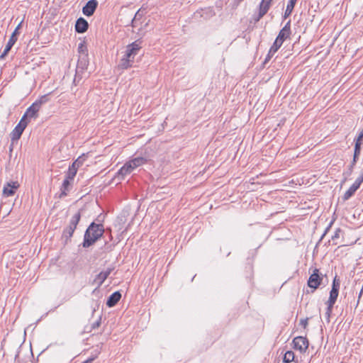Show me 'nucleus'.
<instances>
[{
	"label": "nucleus",
	"mask_w": 363,
	"mask_h": 363,
	"mask_svg": "<svg viewBox=\"0 0 363 363\" xmlns=\"http://www.w3.org/2000/svg\"><path fill=\"white\" fill-rule=\"evenodd\" d=\"M104 233V228L102 224L91 223L86 230L84 235L82 246L87 248L93 245Z\"/></svg>",
	"instance_id": "obj_1"
},
{
	"label": "nucleus",
	"mask_w": 363,
	"mask_h": 363,
	"mask_svg": "<svg viewBox=\"0 0 363 363\" xmlns=\"http://www.w3.org/2000/svg\"><path fill=\"white\" fill-rule=\"evenodd\" d=\"M80 219L81 213L79 211L72 217L69 225L63 230L62 238L65 240V243L70 240Z\"/></svg>",
	"instance_id": "obj_2"
},
{
	"label": "nucleus",
	"mask_w": 363,
	"mask_h": 363,
	"mask_svg": "<svg viewBox=\"0 0 363 363\" xmlns=\"http://www.w3.org/2000/svg\"><path fill=\"white\" fill-rule=\"evenodd\" d=\"M340 286V280L337 278L336 275L333 281L332 289L330 291V296L328 300L326 302L327 305H329V307H333L339 294V289Z\"/></svg>",
	"instance_id": "obj_3"
},
{
	"label": "nucleus",
	"mask_w": 363,
	"mask_h": 363,
	"mask_svg": "<svg viewBox=\"0 0 363 363\" xmlns=\"http://www.w3.org/2000/svg\"><path fill=\"white\" fill-rule=\"evenodd\" d=\"M143 40L138 39L133 43L126 46L125 52V57L131 59L134 61L135 57L138 55L139 52L142 48Z\"/></svg>",
	"instance_id": "obj_4"
},
{
	"label": "nucleus",
	"mask_w": 363,
	"mask_h": 363,
	"mask_svg": "<svg viewBox=\"0 0 363 363\" xmlns=\"http://www.w3.org/2000/svg\"><path fill=\"white\" fill-rule=\"evenodd\" d=\"M323 275L320 273L319 269H314L313 273L310 275L307 284L308 287L313 289L312 292L317 289L322 283Z\"/></svg>",
	"instance_id": "obj_5"
},
{
	"label": "nucleus",
	"mask_w": 363,
	"mask_h": 363,
	"mask_svg": "<svg viewBox=\"0 0 363 363\" xmlns=\"http://www.w3.org/2000/svg\"><path fill=\"white\" fill-rule=\"evenodd\" d=\"M28 122L29 121L28 118H25L24 117L21 118L19 123L11 133V140L13 143L20 139L23 130L28 125Z\"/></svg>",
	"instance_id": "obj_6"
},
{
	"label": "nucleus",
	"mask_w": 363,
	"mask_h": 363,
	"mask_svg": "<svg viewBox=\"0 0 363 363\" xmlns=\"http://www.w3.org/2000/svg\"><path fill=\"white\" fill-rule=\"evenodd\" d=\"M84 160L85 159L83 156H80L69 165L68 171L66 173L68 179H74L78 169L83 164Z\"/></svg>",
	"instance_id": "obj_7"
},
{
	"label": "nucleus",
	"mask_w": 363,
	"mask_h": 363,
	"mask_svg": "<svg viewBox=\"0 0 363 363\" xmlns=\"http://www.w3.org/2000/svg\"><path fill=\"white\" fill-rule=\"evenodd\" d=\"M294 348L301 353L305 352L308 347V340L306 337L298 336L293 340Z\"/></svg>",
	"instance_id": "obj_8"
},
{
	"label": "nucleus",
	"mask_w": 363,
	"mask_h": 363,
	"mask_svg": "<svg viewBox=\"0 0 363 363\" xmlns=\"http://www.w3.org/2000/svg\"><path fill=\"white\" fill-rule=\"evenodd\" d=\"M360 152H361L360 150H358L356 148L354 149V155H353V158L352 159V162H351L350 164L348 166L347 170L346 172H343L344 179L342 182V183L345 182L347 181L348 177H350L352 174L354 167L356 165V163H357L359 156L360 155Z\"/></svg>",
	"instance_id": "obj_9"
},
{
	"label": "nucleus",
	"mask_w": 363,
	"mask_h": 363,
	"mask_svg": "<svg viewBox=\"0 0 363 363\" xmlns=\"http://www.w3.org/2000/svg\"><path fill=\"white\" fill-rule=\"evenodd\" d=\"M19 186L18 182H7L3 188L4 196L9 197L13 196Z\"/></svg>",
	"instance_id": "obj_10"
},
{
	"label": "nucleus",
	"mask_w": 363,
	"mask_h": 363,
	"mask_svg": "<svg viewBox=\"0 0 363 363\" xmlns=\"http://www.w3.org/2000/svg\"><path fill=\"white\" fill-rule=\"evenodd\" d=\"M98 1L96 0H89L82 8V13L86 16H91L98 6Z\"/></svg>",
	"instance_id": "obj_11"
},
{
	"label": "nucleus",
	"mask_w": 363,
	"mask_h": 363,
	"mask_svg": "<svg viewBox=\"0 0 363 363\" xmlns=\"http://www.w3.org/2000/svg\"><path fill=\"white\" fill-rule=\"evenodd\" d=\"M133 169L134 168L131 165V163L128 161L118 171L115 177L118 180H122L124 179L125 176L130 174Z\"/></svg>",
	"instance_id": "obj_12"
},
{
	"label": "nucleus",
	"mask_w": 363,
	"mask_h": 363,
	"mask_svg": "<svg viewBox=\"0 0 363 363\" xmlns=\"http://www.w3.org/2000/svg\"><path fill=\"white\" fill-rule=\"evenodd\" d=\"M89 64L88 55H79L77 65V74L83 73L88 67Z\"/></svg>",
	"instance_id": "obj_13"
},
{
	"label": "nucleus",
	"mask_w": 363,
	"mask_h": 363,
	"mask_svg": "<svg viewBox=\"0 0 363 363\" xmlns=\"http://www.w3.org/2000/svg\"><path fill=\"white\" fill-rule=\"evenodd\" d=\"M362 183V182L357 178L343 195V201H345L349 200L355 194L356 191L360 187Z\"/></svg>",
	"instance_id": "obj_14"
},
{
	"label": "nucleus",
	"mask_w": 363,
	"mask_h": 363,
	"mask_svg": "<svg viewBox=\"0 0 363 363\" xmlns=\"http://www.w3.org/2000/svg\"><path fill=\"white\" fill-rule=\"evenodd\" d=\"M113 269L114 267H111L107 268L106 270L101 272L99 274L96 275L94 281L97 284V287H100L103 284V283L108 278Z\"/></svg>",
	"instance_id": "obj_15"
},
{
	"label": "nucleus",
	"mask_w": 363,
	"mask_h": 363,
	"mask_svg": "<svg viewBox=\"0 0 363 363\" xmlns=\"http://www.w3.org/2000/svg\"><path fill=\"white\" fill-rule=\"evenodd\" d=\"M89 28V23L87 21L80 17L79 18L75 23V31L78 33H85Z\"/></svg>",
	"instance_id": "obj_16"
},
{
	"label": "nucleus",
	"mask_w": 363,
	"mask_h": 363,
	"mask_svg": "<svg viewBox=\"0 0 363 363\" xmlns=\"http://www.w3.org/2000/svg\"><path fill=\"white\" fill-rule=\"evenodd\" d=\"M40 108L38 106L37 104L33 103V104L29 106L23 117L25 118H36L38 117V112L39 111Z\"/></svg>",
	"instance_id": "obj_17"
},
{
	"label": "nucleus",
	"mask_w": 363,
	"mask_h": 363,
	"mask_svg": "<svg viewBox=\"0 0 363 363\" xmlns=\"http://www.w3.org/2000/svg\"><path fill=\"white\" fill-rule=\"evenodd\" d=\"M74 180L73 179H68L67 175H65V179H64L62 184L60 187L61 193L60 194V198H62L67 195V192H69L71 189L72 184L71 181Z\"/></svg>",
	"instance_id": "obj_18"
},
{
	"label": "nucleus",
	"mask_w": 363,
	"mask_h": 363,
	"mask_svg": "<svg viewBox=\"0 0 363 363\" xmlns=\"http://www.w3.org/2000/svg\"><path fill=\"white\" fill-rule=\"evenodd\" d=\"M121 298V294L119 291H115L111 294L107 301L106 306L109 308L115 306Z\"/></svg>",
	"instance_id": "obj_19"
},
{
	"label": "nucleus",
	"mask_w": 363,
	"mask_h": 363,
	"mask_svg": "<svg viewBox=\"0 0 363 363\" xmlns=\"http://www.w3.org/2000/svg\"><path fill=\"white\" fill-rule=\"evenodd\" d=\"M134 61H133L130 58L125 57V55H124L123 57L121 59L118 67L121 69H127L129 67H131L133 66Z\"/></svg>",
	"instance_id": "obj_20"
},
{
	"label": "nucleus",
	"mask_w": 363,
	"mask_h": 363,
	"mask_svg": "<svg viewBox=\"0 0 363 363\" xmlns=\"http://www.w3.org/2000/svg\"><path fill=\"white\" fill-rule=\"evenodd\" d=\"M129 162L130 163H131L133 167L135 169L136 167H140L143 164H145L147 162V159L143 157H137L130 160Z\"/></svg>",
	"instance_id": "obj_21"
},
{
	"label": "nucleus",
	"mask_w": 363,
	"mask_h": 363,
	"mask_svg": "<svg viewBox=\"0 0 363 363\" xmlns=\"http://www.w3.org/2000/svg\"><path fill=\"white\" fill-rule=\"evenodd\" d=\"M271 6V4L267 2H264L261 1L259 5V12L258 13L261 15L262 17L268 12Z\"/></svg>",
	"instance_id": "obj_22"
},
{
	"label": "nucleus",
	"mask_w": 363,
	"mask_h": 363,
	"mask_svg": "<svg viewBox=\"0 0 363 363\" xmlns=\"http://www.w3.org/2000/svg\"><path fill=\"white\" fill-rule=\"evenodd\" d=\"M290 35H291V32L286 31V30L282 28L279 31L277 38L279 39V40L284 42L286 39L289 38Z\"/></svg>",
	"instance_id": "obj_23"
},
{
	"label": "nucleus",
	"mask_w": 363,
	"mask_h": 363,
	"mask_svg": "<svg viewBox=\"0 0 363 363\" xmlns=\"http://www.w3.org/2000/svg\"><path fill=\"white\" fill-rule=\"evenodd\" d=\"M294 359V353L293 351H287L283 357V362L284 363H290Z\"/></svg>",
	"instance_id": "obj_24"
},
{
	"label": "nucleus",
	"mask_w": 363,
	"mask_h": 363,
	"mask_svg": "<svg viewBox=\"0 0 363 363\" xmlns=\"http://www.w3.org/2000/svg\"><path fill=\"white\" fill-rule=\"evenodd\" d=\"M363 140V129L359 133L357 138L355 139L354 148L361 150V145Z\"/></svg>",
	"instance_id": "obj_25"
},
{
	"label": "nucleus",
	"mask_w": 363,
	"mask_h": 363,
	"mask_svg": "<svg viewBox=\"0 0 363 363\" xmlns=\"http://www.w3.org/2000/svg\"><path fill=\"white\" fill-rule=\"evenodd\" d=\"M16 41L17 38L15 39L14 35H11L4 48V50H6V52H9Z\"/></svg>",
	"instance_id": "obj_26"
},
{
	"label": "nucleus",
	"mask_w": 363,
	"mask_h": 363,
	"mask_svg": "<svg viewBox=\"0 0 363 363\" xmlns=\"http://www.w3.org/2000/svg\"><path fill=\"white\" fill-rule=\"evenodd\" d=\"M79 55H88V50L84 43H80L78 46Z\"/></svg>",
	"instance_id": "obj_27"
},
{
	"label": "nucleus",
	"mask_w": 363,
	"mask_h": 363,
	"mask_svg": "<svg viewBox=\"0 0 363 363\" xmlns=\"http://www.w3.org/2000/svg\"><path fill=\"white\" fill-rule=\"evenodd\" d=\"M49 101L48 94L43 95L40 96L38 100H36L34 104H37L38 106L40 108L41 106Z\"/></svg>",
	"instance_id": "obj_28"
},
{
	"label": "nucleus",
	"mask_w": 363,
	"mask_h": 363,
	"mask_svg": "<svg viewBox=\"0 0 363 363\" xmlns=\"http://www.w3.org/2000/svg\"><path fill=\"white\" fill-rule=\"evenodd\" d=\"M284 42L279 40V39L276 38L273 45L270 48L271 52H276L279 48L281 46Z\"/></svg>",
	"instance_id": "obj_29"
},
{
	"label": "nucleus",
	"mask_w": 363,
	"mask_h": 363,
	"mask_svg": "<svg viewBox=\"0 0 363 363\" xmlns=\"http://www.w3.org/2000/svg\"><path fill=\"white\" fill-rule=\"evenodd\" d=\"M101 319V317H99V318L96 321H95L94 323H93L91 325V326L89 327L90 328H89V332H91L92 330L98 328L100 326Z\"/></svg>",
	"instance_id": "obj_30"
},
{
	"label": "nucleus",
	"mask_w": 363,
	"mask_h": 363,
	"mask_svg": "<svg viewBox=\"0 0 363 363\" xmlns=\"http://www.w3.org/2000/svg\"><path fill=\"white\" fill-rule=\"evenodd\" d=\"M333 307H329V305H327V308H326V312H325V319H326V321L328 323L330 322V315L332 313V311H333Z\"/></svg>",
	"instance_id": "obj_31"
},
{
	"label": "nucleus",
	"mask_w": 363,
	"mask_h": 363,
	"mask_svg": "<svg viewBox=\"0 0 363 363\" xmlns=\"http://www.w3.org/2000/svg\"><path fill=\"white\" fill-rule=\"evenodd\" d=\"M140 16V11H138L135 14L133 18L131 21V26L132 27L135 28L138 26V21H137V16Z\"/></svg>",
	"instance_id": "obj_32"
},
{
	"label": "nucleus",
	"mask_w": 363,
	"mask_h": 363,
	"mask_svg": "<svg viewBox=\"0 0 363 363\" xmlns=\"http://www.w3.org/2000/svg\"><path fill=\"white\" fill-rule=\"evenodd\" d=\"M297 1L294 0H289L288 4L286 5V8L294 10V6Z\"/></svg>",
	"instance_id": "obj_33"
},
{
	"label": "nucleus",
	"mask_w": 363,
	"mask_h": 363,
	"mask_svg": "<svg viewBox=\"0 0 363 363\" xmlns=\"http://www.w3.org/2000/svg\"><path fill=\"white\" fill-rule=\"evenodd\" d=\"M342 232L340 228H337L334 235L332 236V240H335L337 238H340V233Z\"/></svg>",
	"instance_id": "obj_34"
},
{
	"label": "nucleus",
	"mask_w": 363,
	"mask_h": 363,
	"mask_svg": "<svg viewBox=\"0 0 363 363\" xmlns=\"http://www.w3.org/2000/svg\"><path fill=\"white\" fill-rule=\"evenodd\" d=\"M275 52H271V50L269 49L268 54L267 55L265 60L264 61V64H266L270 59L272 57V56L274 55Z\"/></svg>",
	"instance_id": "obj_35"
},
{
	"label": "nucleus",
	"mask_w": 363,
	"mask_h": 363,
	"mask_svg": "<svg viewBox=\"0 0 363 363\" xmlns=\"http://www.w3.org/2000/svg\"><path fill=\"white\" fill-rule=\"evenodd\" d=\"M333 223V221H331V222L329 223L328 226L325 228V231H324L323 234L322 235V236H321V238H320V240L323 238V237H324V236L328 233V232L329 231L330 228H331V226H332Z\"/></svg>",
	"instance_id": "obj_36"
},
{
	"label": "nucleus",
	"mask_w": 363,
	"mask_h": 363,
	"mask_svg": "<svg viewBox=\"0 0 363 363\" xmlns=\"http://www.w3.org/2000/svg\"><path fill=\"white\" fill-rule=\"evenodd\" d=\"M292 11H293V10L286 8V10H285L284 14V18L285 19V18H288L291 14Z\"/></svg>",
	"instance_id": "obj_37"
},
{
	"label": "nucleus",
	"mask_w": 363,
	"mask_h": 363,
	"mask_svg": "<svg viewBox=\"0 0 363 363\" xmlns=\"http://www.w3.org/2000/svg\"><path fill=\"white\" fill-rule=\"evenodd\" d=\"M308 318L301 319L300 320V325H301L304 328H306L308 325Z\"/></svg>",
	"instance_id": "obj_38"
},
{
	"label": "nucleus",
	"mask_w": 363,
	"mask_h": 363,
	"mask_svg": "<svg viewBox=\"0 0 363 363\" xmlns=\"http://www.w3.org/2000/svg\"><path fill=\"white\" fill-rule=\"evenodd\" d=\"M262 18V16L261 15H259V13L257 15L252 16V20L254 21L255 23H257L258 21H259V20Z\"/></svg>",
	"instance_id": "obj_39"
},
{
	"label": "nucleus",
	"mask_w": 363,
	"mask_h": 363,
	"mask_svg": "<svg viewBox=\"0 0 363 363\" xmlns=\"http://www.w3.org/2000/svg\"><path fill=\"white\" fill-rule=\"evenodd\" d=\"M282 28L286 31L291 32V21L289 20Z\"/></svg>",
	"instance_id": "obj_40"
},
{
	"label": "nucleus",
	"mask_w": 363,
	"mask_h": 363,
	"mask_svg": "<svg viewBox=\"0 0 363 363\" xmlns=\"http://www.w3.org/2000/svg\"><path fill=\"white\" fill-rule=\"evenodd\" d=\"M81 74L82 73H79V74L76 73L74 79V83L77 84L79 82V81L81 79V77H80Z\"/></svg>",
	"instance_id": "obj_41"
},
{
	"label": "nucleus",
	"mask_w": 363,
	"mask_h": 363,
	"mask_svg": "<svg viewBox=\"0 0 363 363\" xmlns=\"http://www.w3.org/2000/svg\"><path fill=\"white\" fill-rule=\"evenodd\" d=\"M96 356L95 357H91L87 359L83 363H92L93 361L96 359Z\"/></svg>",
	"instance_id": "obj_42"
},
{
	"label": "nucleus",
	"mask_w": 363,
	"mask_h": 363,
	"mask_svg": "<svg viewBox=\"0 0 363 363\" xmlns=\"http://www.w3.org/2000/svg\"><path fill=\"white\" fill-rule=\"evenodd\" d=\"M8 53L9 52H6V50H4L2 54L0 55V60L4 59L8 55Z\"/></svg>",
	"instance_id": "obj_43"
},
{
	"label": "nucleus",
	"mask_w": 363,
	"mask_h": 363,
	"mask_svg": "<svg viewBox=\"0 0 363 363\" xmlns=\"http://www.w3.org/2000/svg\"><path fill=\"white\" fill-rule=\"evenodd\" d=\"M18 35V30L16 28L14 30V31L13 32L12 35H14L15 37V39L17 38L18 39V37L17 35Z\"/></svg>",
	"instance_id": "obj_44"
},
{
	"label": "nucleus",
	"mask_w": 363,
	"mask_h": 363,
	"mask_svg": "<svg viewBox=\"0 0 363 363\" xmlns=\"http://www.w3.org/2000/svg\"><path fill=\"white\" fill-rule=\"evenodd\" d=\"M362 294H363V285H362V287L359 293V296H358V301H359L361 296H362Z\"/></svg>",
	"instance_id": "obj_45"
},
{
	"label": "nucleus",
	"mask_w": 363,
	"mask_h": 363,
	"mask_svg": "<svg viewBox=\"0 0 363 363\" xmlns=\"http://www.w3.org/2000/svg\"><path fill=\"white\" fill-rule=\"evenodd\" d=\"M18 357H19V352H16V355H15V357H14V360H15V362H16V361H17V359H18Z\"/></svg>",
	"instance_id": "obj_46"
},
{
	"label": "nucleus",
	"mask_w": 363,
	"mask_h": 363,
	"mask_svg": "<svg viewBox=\"0 0 363 363\" xmlns=\"http://www.w3.org/2000/svg\"><path fill=\"white\" fill-rule=\"evenodd\" d=\"M358 179L359 180H361L362 182H363V172L362 173V174L358 177Z\"/></svg>",
	"instance_id": "obj_47"
},
{
	"label": "nucleus",
	"mask_w": 363,
	"mask_h": 363,
	"mask_svg": "<svg viewBox=\"0 0 363 363\" xmlns=\"http://www.w3.org/2000/svg\"><path fill=\"white\" fill-rule=\"evenodd\" d=\"M21 23H22V22H21V23L17 26V27L16 28L18 30V29H20V28H21Z\"/></svg>",
	"instance_id": "obj_48"
},
{
	"label": "nucleus",
	"mask_w": 363,
	"mask_h": 363,
	"mask_svg": "<svg viewBox=\"0 0 363 363\" xmlns=\"http://www.w3.org/2000/svg\"><path fill=\"white\" fill-rule=\"evenodd\" d=\"M141 16H141V14H140V16H137V21H139V20H140V18H141Z\"/></svg>",
	"instance_id": "obj_49"
}]
</instances>
